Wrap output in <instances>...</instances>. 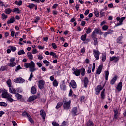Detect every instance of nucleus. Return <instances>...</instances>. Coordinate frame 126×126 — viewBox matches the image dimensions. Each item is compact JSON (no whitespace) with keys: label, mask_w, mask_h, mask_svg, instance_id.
Returning <instances> with one entry per match:
<instances>
[{"label":"nucleus","mask_w":126,"mask_h":126,"mask_svg":"<svg viewBox=\"0 0 126 126\" xmlns=\"http://www.w3.org/2000/svg\"><path fill=\"white\" fill-rule=\"evenodd\" d=\"M24 66L25 68H29V71L31 73L30 75L28 80L29 81H31L32 80V78L34 77L33 72H34V71L37 70V68H36V64H35L34 61H31L30 63H24Z\"/></svg>","instance_id":"1"},{"label":"nucleus","mask_w":126,"mask_h":126,"mask_svg":"<svg viewBox=\"0 0 126 126\" xmlns=\"http://www.w3.org/2000/svg\"><path fill=\"white\" fill-rule=\"evenodd\" d=\"M73 72V74L75 75V76H79L80 74H81L82 76H84L85 75V68L82 67L81 69H75L73 68L72 69Z\"/></svg>","instance_id":"2"},{"label":"nucleus","mask_w":126,"mask_h":126,"mask_svg":"<svg viewBox=\"0 0 126 126\" xmlns=\"http://www.w3.org/2000/svg\"><path fill=\"white\" fill-rule=\"evenodd\" d=\"M2 97L3 99H7V101L10 102V103H12V102H14V101H15L12 99V95L8 93L7 91H3L2 93Z\"/></svg>","instance_id":"3"},{"label":"nucleus","mask_w":126,"mask_h":126,"mask_svg":"<svg viewBox=\"0 0 126 126\" xmlns=\"http://www.w3.org/2000/svg\"><path fill=\"white\" fill-rule=\"evenodd\" d=\"M6 83L8 86L9 91L10 93H12V94H15V93H16V90L13 88V87L12 86V83H11V80L10 79H9L7 81Z\"/></svg>","instance_id":"4"},{"label":"nucleus","mask_w":126,"mask_h":126,"mask_svg":"<svg viewBox=\"0 0 126 126\" xmlns=\"http://www.w3.org/2000/svg\"><path fill=\"white\" fill-rule=\"evenodd\" d=\"M63 108L64 110H69L70 109V104H71V101H66V99H64L63 100Z\"/></svg>","instance_id":"5"},{"label":"nucleus","mask_w":126,"mask_h":126,"mask_svg":"<svg viewBox=\"0 0 126 126\" xmlns=\"http://www.w3.org/2000/svg\"><path fill=\"white\" fill-rule=\"evenodd\" d=\"M92 34L93 35H94L95 36H97L96 34H97L98 35H102L103 34V32L98 28H95L94 30L93 31Z\"/></svg>","instance_id":"6"},{"label":"nucleus","mask_w":126,"mask_h":126,"mask_svg":"<svg viewBox=\"0 0 126 126\" xmlns=\"http://www.w3.org/2000/svg\"><path fill=\"white\" fill-rule=\"evenodd\" d=\"M106 83H104L103 87L101 85H98L95 88V94L96 95H99L100 94V92H101V90H103L104 88V86H105Z\"/></svg>","instance_id":"7"},{"label":"nucleus","mask_w":126,"mask_h":126,"mask_svg":"<svg viewBox=\"0 0 126 126\" xmlns=\"http://www.w3.org/2000/svg\"><path fill=\"white\" fill-rule=\"evenodd\" d=\"M93 54L96 60H99L100 59V51L98 50L93 49Z\"/></svg>","instance_id":"8"},{"label":"nucleus","mask_w":126,"mask_h":126,"mask_svg":"<svg viewBox=\"0 0 126 126\" xmlns=\"http://www.w3.org/2000/svg\"><path fill=\"white\" fill-rule=\"evenodd\" d=\"M15 97L17 100L20 101V102H24L25 101V98L22 97V95L18 93H15Z\"/></svg>","instance_id":"9"},{"label":"nucleus","mask_w":126,"mask_h":126,"mask_svg":"<svg viewBox=\"0 0 126 126\" xmlns=\"http://www.w3.org/2000/svg\"><path fill=\"white\" fill-rule=\"evenodd\" d=\"M15 58L13 57L10 59V63H8V66H10V67H14L16 65V63L15 62Z\"/></svg>","instance_id":"10"},{"label":"nucleus","mask_w":126,"mask_h":126,"mask_svg":"<svg viewBox=\"0 0 126 126\" xmlns=\"http://www.w3.org/2000/svg\"><path fill=\"white\" fill-rule=\"evenodd\" d=\"M91 37L94 41V46H97L98 45V38H97V35L91 34Z\"/></svg>","instance_id":"11"},{"label":"nucleus","mask_w":126,"mask_h":126,"mask_svg":"<svg viewBox=\"0 0 126 126\" xmlns=\"http://www.w3.org/2000/svg\"><path fill=\"white\" fill-rule=\"evenodd\" d=\"M36 99H38L37 95H32V96H30L29 98H28L27 99V102L31 103L32 102H33V101H35V100H36Z\"/></svg>","instance_id":"12"},{"label":"nucleus","mask_w":126,"mask_h":126,"mask_svg":"<svg viewBox=\"0 0 126 126\" xmlns=\"http://www.w3.org/2000/svg\"><path fill=\"white\" fill-rule=\"evenodd\" d=\"M25 81V80L21 77H18L14 79V82L15 83H23Z\"/></svg>","instance_id":"13"},{"label":"nucleus","mask_w":126,"mask_h":126,"mask_svg":"<svg viewBox=\"0 0 126 126\" xmlns=\"http://www.w3.org/2000/svg\"><path fill=\"white\" fill-rule=\"evenodd\" d=\"M71 113L73 117H75V116H77L79 114L77 111V107H74L72 109Z\"/></svg>","instance_id":"14"},{"label":"nucleus","mask_w":126,"mask_h":126,"mask_svg":"<svg viewBox=\"0 0 126 126\" xmlns=\"http://www.w3.org/2000/svg\"><path fill=\"white\" fill-rule=\"evenodd\" d=\"M38 87L39 89H43L45 85V81L43 80H40L38 81Z\"/></svg>","instance_id":"15"},{"label":"nucleus","mask_w":126,"mask_h":126,"mask_svg":"<svg viewBox=\"0 0 126 126\" xmlns=\"http://www.w3.org/2000/svg\"><path fill=\"white\" fill-rule=\"evenodd\" d=\"M60 87L63 91H65V90H66V85H65L64 81H62V84H60Z\"/></svg>","instance_id":"16"},{"label":"nucleus","mask_w":126,"mask_h":126,"mask_svg":"<svg viewBox=\"0 0 126 126\" xmlns=\"http://www.w3.org/2000/svg\"><path fill=\"white\" fill-rule=\"evenodd\" d=\"M27 7L30 8V9H33V7H34L35 10L38 9V5L34 3L30 4L29 5H27Z\"/></svg>","instance_id":"17"},{"label":"nucleus","mask_w":126,"mask_h":126,"mask_svg":"<svg viewBox=\"0 0 126 126\" xmlns=\"http://www.w3.org/2000/svg\"><path fill=\"white\" fill-rule=\"evenodd\" d=\"M70 85L73 89H75V88H77V85L76 84V82L74 80H72L71 81Z\"/></svg>","instance_id":"18"},{"label":"nucleus","mask_w":126,"mask_h":126,"mask_svg":"<svg viewBox=\"0 0 126 126\" xmlns=\"http://www.w3.org/2000/svg\"><path fill=\"white\" fill-rule=\"evenodd\" d=\"M109 60L111 62L112 61H114L115 63H117V62H118L120 60V58H119V56H112L111 57H110Z\"/></svg>","instance_id":"19"},{"label":"nucleus","mask_w":126,"mask_h":126,"mask_svg":"<svg viewBox=\"0 0 126 126\" xmlns=\"http://www.w3.org/2000/svg\"><path fill=\"white\" fill-rule=\"evenodd\" d=\"M114 31L113 30H109L108 31H107L103 34L104 38H106L108 35H110V34H112V33Z\"/></svg>","instance_id":"20"},{"label":"nucleus","mask_w":126,"mask_h":126,"mask_svg":"<svg viewBox=\"0 0 126 126\" xmlns=\"http://www.w3.org/2000/svg\"><path fill=\"white\" fill-rule=\"evenodd\" d=\"M40 115L41 116L43 120H45V119H46V112H45L44 109L40 110Z\"/></svg>","instance_id":"21"},{"label":"nucleus","mask_w":126,"mask_h":126,"mask_svg":"<svg viewBox=\"0 0 126 126\" xmlns=\"http://www.w3.org/2000/svg\"><path fill=\"white\" fill-rule=\"evenodd\" d=\"M84 82V87L85 88H87V85H88V83H89V80H88V78L85 77L83 80Z\"/></svg>","instance_id":"22"},{"label":"nucleus","mask_w":126,"mask_h":126,"mask_svg":"<svg viewBox=\"0 0 126 126\" xmlns=\"http://www.w3.org/2000/svg\"><path fill=\"white\" fill-rule=\"evenodd\" d=\"M123 87V82H120L117 86L116 87V88L118 91H121L122 90V88Z\"/></svg>","instance_id":"23"},{"label":"nucleus","mask_w":126,"mask_h":126,"mask_svg":"<svg viewBox=\"0 0 126 126\" xmlns=\"http://www.w3.org/2000/svg\"><path fill=\"white\" fill-rule=\"evenodd\" d=\"M102 70H103V65H100L96 70V74H98V75L101 74V72H102Z\"/></svg>","instance_id":"24"},{"label":"nucleus","mask_w":126,"mask_h":126,"mask_svg":"<svg viewBox=\"0 0 126 126\" xmlns=\"http://www.w3.org/2000/svg\"><path fill=\"white\" fill-rule=\"evenodd\" d=\"M15 22V18L14 16L11 17V18L7 21L8 24L14 23Z\"/></svg>","instance_id":"25"},{"label":"nucleus","mask_w":126,"mask_h":126,"mask_svg":"<svg viewBox=\"0 0 126 126\" xmlns=\"http://www.w3.org/2000/svg\"><path fill=\"white\" fill-rule=\"evenodd\" d=\"M117 79H118V76H114L110 81L111 84H112V85H114V84H115V82L117 81Z\"/></svg>","instance_id":"26"},{"label":"nucleus","mask_w":126,"mask_h":126,"mask_svg":"<svg viewBox=\"0 0 126 126\" xmlns=\"http://www.w3.org/2000/svg\"><path fill=\"white\" fill-rule=\"evenodd\" d=\"M31 93L33 94H36L37 93V88L35 86H32L31 90Z\"/></svg>","instance_id":"27"},{"label":"nucleus","mask_w":126,"mask_h":126,"mask_svg":"<svg viewBox=\"0 0 126 126\" xmlns=\"http://www.w3.org/2000/svg\"><path fill=\"white\" fill-rule=\"evenodd\" d=\"M126 19V17H123L122 18H120L119 17L116 18V20L117 21H119L120 23H121V24H123V21Z\"/></svg>","instance_id":"28"},{"label":"nucleus","mask_w":126,"mask_h":126,"mask_svg":"<svg viewBox=\"0 0 126 126\" xmlns=\"http://www.w3.org/2000/svg\"><path fill=\"white\" fill-rule=\"evenodd\" d=\"M118 112H119V109H118V108H116L114 110V118L115 119H118Z\"/></svg>","instance_id":"29"},{"label":"nucleus","mask_w":126,"mask_h":126,"mask_svg":"<svg viewBox=\"0 0 126 126\" xmlns=\"http://www.w3.org/2000/svg\"><path fill=\"white\" fill-rule=\"evenodd\" d=\"M100 96H101V98L102 100H104V99H105V97H106V94H105V89H104L101 91Z\"/></svg>","instance_id":"30"},{"label":"nucleus","mask_w":126,"mask_h":126,"mask_svg":"<svg viewBox=\"0 0 126 126\" xmlns=\"http://www.w3.org/2000/svg\"><path fill=\"white\" fill-rule=\"evenodd\" d=\"M12 11V9H11L10 8L5 9L4 10V12L6 14H10Z\"/></svg>","instance_id":"31"},{"label":"nucleus","mask_w":126,"mask_h":126,"mask_svg":"<svg viewBox=\"0 0 126 126\" xmlns=\"http://www.w3.org/2000/svg\"><path fill=\"white\" fill-rule=\"evenodd\" d=\"M101 60L102 62H105L107 60V55L105 53H102L101 56Z\"/></svg>","instance_id":"32"},{"label":"nucleus","mask_w":126,"mask_h":126,"mask_svg":"<svg viewBox=\"0 0 126 126\" xmlns=\"http://www.w3.org/2000/svg\"><path fill=\"white\" fill-rule=\"evenodd\" d=\"M63 102H59L57 103V105L56 106V109H60L62 106H63Z\"/></svg>","instance_id":"33"},{"label":"nucleus","mask_w":126,"mask_h":126,"mask_svg":"<svg viewBox=\"0 0 126 126\" xmlns=\"http://www.w3.org/2000/svg\"><path fill=\"white\" fill-rule=\"evenodd\" d=\"M27 56L30 60H33V55H32V53L30 52H28Z\"/></svg>","instance_id":"34"},{"label":"nucleus","mask_w":126,"mask_h":126,"mask_svg":"<svg viewBox=\"0 0 126 126\" xmlns=\"http://www.w3.org/2000/svg\"><path fill=\"white\" fill-rule=\"evenodd\" d=\"M13 12H16L17 14H19L21 12L19 8H15L13 10Z\"/></svg>","instance_id":"35"},{"label":"nucleus","mask_w":126,"mask_h":126,"mask_svg":"<svg viewBox=\"0 0 126 126\" xmlns=\"http://www.w3.org/2000/svg\"><path fill=\"white\" fill-rule=\"evenodd\" d=\"M122 39H123V36H119L116 40V42L118 44H123L121 41H122Z\"/></svg>","instance_id":"36"},{"label":"nucleus","mask_w":126,"mask_h":126,"mask_svg":"<svg viewBox=\"0 0 126 126\" xmlns=\"http://www.w3.org/2000/svg\"><path fill=\"white\" fill-rule=\"evenodd\" d=\"M99 13H100V15L101 17H103L105 16V12H104L103 9L100 10Z\"/></svg>","instance_id":"37"},{"label":"nucleus","mask_w":126,"mask_h":126,"mask_svg":"<svg viewBox=\"0 0 126 126\" xmlns=\"http://www.w3.org/2000/svg\"><path fill=\"white\" fill-rule=\"evenodd\" d=\"M86 37H87V35L86 34V33H85L84 35H82L81 36V41H83V42H84V41H85V40H86Z\"/></svg>","instance_id":"38"},{"label":"nucleus","mask_w":126,"mask_h":126,"mask_svg":"<svg viewBox=\"0 0 126 126\" xmlns=\"http://www.w3.org/2000/svg\"><path fill=\"white\" fill-rule=\"evenodd\" d=\"M104 73L105 75V80L106 81H107L109 78V71H105Z\"/></svg>","instance_id":"39"},{"label":"nucleus","mask_w":126,"mask_h":126,"mask_svg":"<svg viewBox=\"0 0 126 126\" xmlns=\"http://www.w3.org/2000/svg\"><path fill=\"white\" fill-rule=\"evenodd\" d=\"M29 115L30 114L27 111H24L22 113V116L23 117H26L27 118Z\"/></svg>","instance_id":"40"},{"label":"nucleus","mask_w":126,"mask_h":126,"mask_svg":"<svg viewBox=\"0 0 126 126\" xmlns=\"http://www.w3.org/2000/svg\"><path fill=\"white\" fill-rule=\"evenodd\" d=\"M27 118L28 119V121L30 122L31 124H33L34 120H33V119L32 118L31 116H30V115L29 116V117H27Z\"/></svg>","instance_id":"41"},{"label":"nucleus","mask_w":126,"mask_h":126,"mask_svg":"<svg viewBox=\"0 0 126 126\" xmlns=\"http://www.w3.org/2000/svg\"><path fill=\"white\" fill-rule=\"evenodd\" d=\"M43 63L45 64L46 66H49V65H50V62L48 61V60H44Z\"/></svg>","instance_id":"42"},{"label":"nucleus","mask_w":126,"mask_h":126,"mask_svg":"<svg viewBox=\"0 0 126 126\" xmlns=\"http://www.w3.org/2000/svg\"><path fill=\"white\" fill-rule=\"evenodd\" d=\"M92 32V29H91V28L89 27L86 31V34H90Z\"/></svg>","instance_id":"43"},{"label":"nucleus","mask_w":126,"mask_h":126,"mask_svg":"<svg viewBox=\"0 0 126 126\" xmlns=\"http://www.w3.org/2000/svg\"><path fill=\"white\" fill-rule=\"evenodd\" d=\"M50 55L52 56L53 57L56 58H58V55H56V53H55V52L53 51H51L50 52Z\"/></svg>","instance_id":"44"},{"label":"nucleus","mask_w":126,"mask_h":126,"mask_svg":"<svg viewBox=\"0 0 126 126\" xmlns=\"http://www.w3.org/2000/svg\"><path fill=\"white\" fill-rule=\"evenodd\" d=\"M0 106L1 107H7V103H6L4 102H0Z\"/></svg>","instance_id":"45"},{"label":"nucleus","mask_w":126,"mask_h":126,"mask_svg":"<svg viewBox=\"0 0 126 126\" xmlns=\"http://www.w3.org/2000/svg\"><path fill=\"white\" fill-rule=\"evenodd\" d=\"M9 48L12 51V52H15L16 51V47L15 46H9Z\"/></svg>","instance_id":"46"},{"label":"nucleus","mask_w":126,"mask_h":126,"mask_svg":"<svg viewBox=\"0 0 126 126\" xmlns=\"http://www.w3.org/2000/svg\"><path fill=\"white\" fill-rule=\"evenodd\" d=\"M108 29H109V26L106 25H104L103 27H102V30L104 31H106L107 30H108Z\"/></svg>","instance_id":"47"},{"label":"nucleus","mask_w":126,"mask_h":126,"mask_svg":"<svg viewBox=\"0 0 126 126\" xmlns=\"http://www.w3.org/2000/svg\"><path fill=\"white\" fill-rule=\"evenodd\" d=\"M24 54H25V52H24V50H20L18 52V55H19V56L24 55Z\"/></svg>","instance_id":"48"},{"label":"nucleus","mask_w":126,"mask_h":126,"mask_svg":"<svg viewBox=\"0 0 126 126\" xmlns=\"http://www.w3.org/2000/svg\"><path fill=\"white\" fill-rule=\"evenodd\" d=\"M40 17L39 16H36L35 17V19L34 20V23H38V22H39V20H40Z\"/></svg>","instance_id":"49"},{"label":"nucleus","mask_w":126,"mask_h":126,"mask_svg":"<svg viewBox=\"0 0 126 126\" xmlns=\"http://www.w3.org/2000/svg\"><path fill=\"white\" fill-rule=\"evenodd\" d=\"M53 85L55 87H57V86H58V81H57L56 79L54 80L53 82Z\"/></svg>","instance_id":"50"},{"label":"nucleus","mask_w":126,"mask_h":126,"mask_svg":"<svg viewBox=\"0 0 126 126\" xmlns=\"http://www.w3.org/2000/svg\"><path fill=\"white\" fill-rule=\"evenodd\" d=\"M95 68H96V64L95 63H93L92 70V72H94L95 71Z\"/></svg>","instance_id":"51"},{"label":"nucleus","mask_w":126,"mask_h":126,"mask_svg":"<svg viewBox=\"0 0 126 126\" xmlns=\"http://www.w3.org/2000/svg\"><path fill=\"white\" fill-rule=\"evenodd\" d=\"M15 4H16L17 5H18L19 6H20V5H22V1L20 0L18 2L16 1L15 2Z\"/></svg>","instance_id":"52"},{"label":"nucleus","mask_w":126,"mask_h":126,"mask_svg":"<svg viewBox=\"0 0 126 126\" xmlns=\"http://www.w3.org/2000/svg\"><path fill=\"white\" fill-rule=\"evenodd\" d=\"M52 124L53 126H60V124L56 122V121L52 122Z\"/></svg>","instance_id":"53"},{"label":"nucleus","mask_w":126,"mask_h":126,"mask_svg":"<svg viewBox=\"0 0 126 126\" xmlns=\"http://www.w3.org/2000/svg\"><path fill=\"white\" fill-rule=\"evenodd\" d=\"M94 14H95L96 17H99V13L97 10H94Z\"/></svg>","instance_id":"54"},{"label":"nucleus","mask_w":126,"mask_h":126,"mask_svg":"<svg viewBox=\"0 0 126 126\" xmlns=\"http://www.w3.org/2000/svg\"><path fill=\"white\" fill-rule=\"evenodd\" d=\"M2 19L4 20V19H7V18L8 17L5 14L2 13Z\"/></svg>","instance_id":"55"},{"label":"nucleus","mask_w":126,"mask_h":126,"mask_svg":"<svg viewBox=\"0 0 126 126\" xmlns=\"http://www.w3.org/2000/svg\"><path fill=\"white\" fill-rule=\"evenodd\" d=\"M72 94H73V91H72V89H70L68 94L69 97H71Z\"/></svg>","instance_id":"56"},{"label":"nucleus","mask_w":126,"mask_h":126,"mask_svg":"<svg viewBox=\"0 0 126 126\" xmlns=\"http://www.w3.org/2000/svg\"><path fill=\"white\" fill-rule=\"evenodd\" d=\"M20 69H22V68L20 66V65H18L17 67H16V68L15 69V71L16 72L18 71Z\"/></svg>","instance_id":"57"},{"label":"nucleus","mask_w":126,"mask_h":126,"mask_svg":"<svg viewBox=\"0 0 126 126\" xmlns=\"http://www.w3.org/2000/svg\"><path fill=\"white\" fill-rule=\"evenodd\" d=\"M91 69H92V67L91 66L88 67V70H87V73L89 74V73H91Z\"/></svg>","instance_id":"58"},{"label":"nucleus","mask_w":126,"mask_h":126,"mask_svg":"<svg viewBox=\"0 0 126 126\" xmlns=\"http://www.w3.org/2000/svg\"><path fill=\"white\" fill-rule=\"evenodd\" d=\"M66 121H63L62 123V124H61V125L60 126L59 125V126H66Z\"/></svg>","instance_id":"59"},{"label":"nucleus","mask_w":126,"mask_h":126,"mask_svg":"<svg viewBox=\"0 0 126 126\" xmlns=\"http://www.w3.org/2000/svg\"><path fill=\"white\" fill-rule=\"evenodd\" d=\"M36 64H37V65L38 66V67H39V68H41V67H42V63H40V62H37V63H36Z\"/></svg>","instance_id":"60"},{"label":"nucleus","mask_w":126,"mask_h":126,"mask_svg":"<svg viewBox=\"0 0 126 126\" xmlns=\"http://www.w3.org/2000/svg\"><path fill=\"white\" fill-rule=\"evenodd\" d=\"M107 24V21L104 20L100 23V26H103V25H104V24Z\"/></svg>","instance_id":"61"},{"label":"nucleus","mask_w":126,"mask_h":126,"mask_svg":"<svg viewBox=\"0 0 126 126\" xmlns=\"http://www.w3.org/2000/svg\"><path fill=\"white\" fill-rule=\"evenodd\" d=\"M52 47L53 48V49H57V45H56V43H52Z\"/></svg>","instance_id":"62"},{"label":"nucleus","mask_w":126,"mask_h":126,"mask_svg":"<svg viewBox=\"0 0 126 126\" xmlns=\"http://www.w3.org/2000/svg\"><path fill=\"white\" fill-rule=\"evenodd\" d=\"M58 4H54L53 6H52V8L53 9H55V8H57V7H58Z\"/></svg>","instance_id":"63"},{"label":"nucleus","mask_w":126,"mask_h":126,"mask_svg":"<svg viewBox=\"0 0 126 126\" xmlns=\"http://www.w3.org/2000/svg\"><path fill=\"white\" fill-rule=\"evenodd\" d=\"M89 13V10H87L85 11L84 14L86 16V15H88Z\"/></svg>","instance_id":"64"}]
</instances>
